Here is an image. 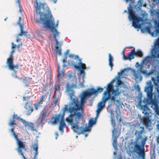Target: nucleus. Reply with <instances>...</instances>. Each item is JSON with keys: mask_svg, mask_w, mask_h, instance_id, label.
Masks as SVG:
<instances>
[{"mask_svg": "<svg viewBox=\"0 0 159 159\" xmlns=\"http://www.w3.org/2000/svg\"><path fill=\"white\" fill-rule=\"evenodd\" d=\"M159 139V135L157 137V143H159V140H158Z\"/></svg>", "mask_w": 159, "mask_h": 159, "instance_id": "62", "label": "nucleus"}, {"mask_svg": "<svg viewBox=\"0 0 159 159\" xmlns=\"http://www.w3.org/2000/svg\"><path fill=\"white\" fill-rule=\"evenodd\" d=\"M128 13H129V19L130 20H132V26L135 29H140L142 32H144L146 31L149 33L151 34L152 36H153L155 34L154 33V32H152L151 30V27L149 26L145 27V28H141V23L139 24L140 21H143V17L140 16H136L135 15V12L133 10L132 7L130 4L129 7H128Z\"/></svg>", "mask_w": 159, "mask_h": 159, "instance_id": "4", "label": "nucleus"}, {"mask_svg": "<svg viewBox=\"0 0 159 159\" xmlns=\"http://www.w3.org/2000/svg\"><path fill=\"white\" fill-rule=\"evenodd\" d=\"M89 101H90V103L89 104V105L90 106H92V102H93L92 100L90 99L89 100Z\"/></svg>", "mask_w": 159, "mask_h": 159, "instance_id": "60", "label": "nucleus"}, {"mask_svg": "<svg viewBox=\"0 0 159 159\" xmlns=\"http://www.w3.org/2000/svg\"><path fill=\"white\" fill-rule=\"evenodd\" d=\"M152 108L154 110L155 112L156 113L159 115V107H158V105L154 106V107Z\"/></svg>", "mask_w": 159, "mask_h": 159, "instance_id": "42", "label": "nucleus"}, {"mask_svg": "<svg viewBox=\"0 0 159 159\" xmlns=\"http://www.w3.org/2000/svg\"><path fill=\"white\" fill-rule=\"evenodd\" d=\"M73 72H70L68 75L69 79H71L72 80L71 81L73 82L72 83L71 85H70L68 83H67L66 85V92L67 93V95H68L69 93L67 90V88L68 87L70 88V89L74 91V95H75V91L73 89V88H75L77 87V79L76 76H73Z\"/></svg>", "mask_w": 159, "mask_h": 159, "instance_id": "14", "label": "nucleus"}, {"mask_svg": "<svg viewBox=\"0 0 159 159\" xmlns=\"http://www.w3.org/2000/svg\"><path fill=\"white\" fill-rule=\"evenodd\" d=\"M69 56L71 58H74V60L76 61V62L75 61H73L71 64L68 62V64L71 65L76 70H79V72L78 73V75L79 79L80 86L81 88H83L84 87V84L86 74L84 71L85 70L88 69V68L86 67L85 64L81 62V60L80 58H79L78 56L71 54H69Z\"/></svg>", "mask_w": 159, "mask_h": 159, "instance_id": "3", "label": "nucleus"}, {"mask_svg": "<svg viewBox=\"0 0 159 159\" xmlns=\"http://www.w3.org/2000/svg\"><path fill=\"white\" fill-rule=\"evenodd\" d=\"M44 120V119H42V118L40 116L38 119L37 122L38 125H41L42 126L43 124H44V123L43 122V121Z\"/></svg>", "mask_w": 159, "mask_h": 159, "instance_id": "38", "label": "nucleus"}, {"mask_svg": "<svg viewBox=\"0 0 159 159\" xmlns=\"http://www.w3.org/2000/svg\"><path fill=\"white\" fill-rule=\"evenodd\" d=\"M49 112L46 110H43L41 112L40 116L44 120L46 118L48 117Z\"/></svg>", "mask_w": 159, "mask_h": 159, "instance_id": "27", "label": "nucleus"}, {"mask_svg": "<svg viewBox=\"0 0 159 159\" xmlns=\"http://www.w3.org/2000/svg\"><path fill=\"white\" fill-rule=\"evenodd\" d=\"M151 57L153 58H156L159 57V50H151Z\"/></svg>", "mask_w": 159, "mask_h": 159, "instance_id": "30", "label": "nucleus"}, {"mask_svg": "<svg viewBox=\"0 0 159 159\" xmlns=\"http://www.w3.org/2000/svg\"><path fill=\"white\" fill-rule=\"evenodd\" d=\"M22 45L21 43H20L16 45L14 44L13 43H11V48L12 49H14L16 48L19 49L20 47Z\"/></svg>", "mask_w": 159, "mask_h": 159, "instance_id": "40", "label": "nucleus"}, {"mask_svg": "<svg viewBox=\"0 0 159 159\" xmlns=\"http://www.w3.org/2000/svg\"><path fill=\"white\" fill-rule=\"evenodd\" d=\"M109 58H108V65L111 68V70L112 69V68L113 66V58L110 53H109Z\"/></svg>", "mask_w": 159, "mask_h": 159, "instance_id": "29", "label": "nucleus"}, {"mask_svg": "<svg viewBox=\"0 0 159 159\" xmlns=\"http://www.w3.org/2000/svg\"><path fill=\"white\" fill-rule=\"evenodd\" d=\"M139 63L138 62H137L136 63V66L137 67H138V66H139Z\"/></svg>", "mask_w": 159, "mask_h": 159, "instance_id": "63", "label": "nucleus"}, {"mask_svg": "<svg viewBox=\"0 0 159 159\" xmlns=\"http://www.w3.org/2000/svg\"><path fill=\"white\" fill-rule=\"evenodd\" d=\"M96 122V120H89L88 123L89 126H87L89 128V129H88V131L90 130L91 129V128L92 127V126Z\"/></svg>", "mask_w": 159, "mask_h": 159, "instance_id": "37", "label": "nucleus"}, {"mask_svg": "<svg viewBox=\"0 0 159 159\" xmlns=\"http://www.w3.org/2000/svg\"><path fill=\"white\" fill-rule=\"evenodd\" d=\"M67 90L69 93L68 95L70 98L71 102L69 105V112L70 114L66 118V121H68L70 119L71 121L79 122L83 116V112L82 111H78L82 108L86 100L84 101L82 100L81 96L80 102L74 95V91L68 87Z\"/></svg>", "mask_w": 159, "mask_h": 159, "instance_id": "1", "label": "nucleus"}, {"mask_svg": "<svg viewBox=\"0 0 159 159\" xmlns=\"http://www.w3.org/2000/svg\"><path fill=\"white\" fill-rule=\"evenodd\" d=\"M66 122L71 126V128L74 132L77 133L78 135H80L82 134H84L88 130L89 128L87 126L83 128L82 126H80L79 125V122H76L75 121H71L70 119Z\"/></svg>", "mask_w": 159, "mask_h": 159, "instance_id": "8", "label": "nucleus"}, {"mask_svg": "<svg viewBox=\"0 0 159 159\" xmlns=\"http://www.w3.org/2000/svg\"><path fill=\"white\" fill-rule=\"evenodd\" d=\"M112 84V82H111L107 84V86L104 87L106 88V90L103 93L101 101L98 105L97 109L96 110L97 117L98 116L100 111L104 106L106 102L108 99H109L108 106V108L111 107L112 104L116 105L117 107L120 105V101L117 98L120 92L117 89L116 90L114 89Z\"/></svg>", "mask_w": 159, "mask_h": 159, "instance_id": "2", "label": "nucleus"}, {"mask_svg": "<svg viewBox=\"0 0 159 159\" xmlns=\"http://www.w3.org/2000/svg\"><path fill=\"white\" fill-rule=\"evenodd\" d=\"M135 55L139 57H142L143 54L141 50H137L136 51H135V50H131V52L128 55V58L129 60L134 58V56Z\"/></svg>", "mask_w": 159, "mask_h": 159, "instance_id": "19", "label": "nucleus"}, {"mask_svg": "<svg viewBox=\"0 0 159 159\" xmlns=\"http://www.w3.org/2000/svg\"><path fill=\"white\" fill-rule=\"evenodd\" d=\"M25 108L26 110V114L28 116L33 111V108L32 105L30 103L27 102L25 103Z\"/></svg>", "mask_w": 159, "mask_h": 159, "instance_id": "25", "label": "nucleus"}, {"mask_svg": "<svg viewBox=\"0 0 159 159\" xmlns=\"http://www.w3.org/2000/svg\"><path fill=\"white\" fill-rule=\"evenodd\" d=\"M129 69L128 68H124L123 70H122L120 72H118L117 76L120 77H122V76L125 75V71H127L129 70Z\"/></svg>", "mask_w": 159, "mask_h": 159, "instance_id": "35", "label": "nucleus"}, {"mask_svg": "<svg viewBox=\"0 0 159 159\" xmlns=\"http://www.w3.org/2000/svg\"><path fill=\"white\" fill-rule=\"evenodd\" d=\"M36 6L35 7L36 8V12H38L40 16V20L36 19L35 20V22L38 24H39L41 23V18L44 17L45 16L44 15L45 14H48L46 13H43L41 11V8L44 9V4L42 3H39L38 2L36 1Z\"/></svg>", "mask_w": 159, "mask_h": 159, "instance_id": "13", "label": "nucleus"}, {"mask_svg": "<svg viewBox=\"0 0 159 159\" xmlns=\"http://www.w3.org/2000/svg\"><path fill=\"white\" fill-rule=\"evenodd\" d=\"M126 48L129 49H132V50H135L134 48L132 46L127 47L125 48L124 50H125V49Z\"/></svg>", "mask_w": 159, "mask_h": 159, "instance_id": "53", "label": "nucleus"}, {"mask_svg": "<svg viewBox=\"0 0 159 159\" xmlns=\"http://www.w3.org/2000/svg\"><path fill=\"white\" fill-rule=\"evenodd\" d=\"M157 128L159 130V124H158L156 125Z\"/></svg>", "mask_w": 159, "mask_h": 159, "instance_id": "64", "label": "nucleus"}, {"mask_svg": "<svg viewBox=\"0 0 159 159\" xmlns=\"http://www.w3.org/2000/svg\"><path fill=\"white\" fill-rule=\"evenodd\" d=\"M69 107H68V105H65L64 108L62 110V114H61V120H62V119L63 120H64V117L65 116V112L66 111H67L68 112H69Z\"/></svg>", "mask_w": 159, "mask_h": 159, "instance_id": "32", "label": "nucleus"}, {"mask_svg": "<svg viewBox=\"0 0 159 159\" xmlns=\"http://www.w3.org/2000/svg\"><path fill=\"white\" fill-rule=\"evenodd\" d=\"M69 50H67L65 53L64 58L62 60V61L64 62H67L66 58L67 55L69 54Z\"/></svg>", "mask_w": 159, "mask_h": 159, "instance_id": "41", "label": "nucleus"}, {"mask_svg": "<svg viewBox=\"0 0 159 159\" xmlns=\"http://www.w3.org/2000/svg\"><path fill=\"white\" fill-rule=\"evenodd\" d=\"M61 113L59 114V115H56L55 117L54 118V120L52 122V123L53 124H55L59 122L60 120H61Z\"/></svg>", "mask_w": 159, "mask_h": 159, "instance_id": "36", "label": "nucleus"}, {"mask_svg": "<svg viewBox=\"0 0 159 159\" xmlns=\"http://www.w3.org/2000/svg\"><path fill=\"white\" fill-rule=\"evenodd\" d=\"M109 112L110 113L111 115L113 114L112 110L111 109L109 110Z\"/></svg>", "mask_w": 159, "mask_h": 159, "instance_id": "61", "label": "nucleus"}, {"mask_svg": "<svg viewBox=\"0 0 159 159\" xmlns=\"http://www.w3.org/2000/svg\"><path fill=\"white\" fill-rule=\"evenodd\" d=\"M31 147L34 151V157L33 159H37V155L38 154V145L37 142L35 143L32 145Z\"/></svg>", "mask_w": 159, "mask_h": 159, "instance_id": "26", "label": "nucleus"}, {"mask_svg": "<svg viewBox=\"0 0 159 159\" xmlns=\"http://www.w3.org/2000/svg\"><path fill=\"white\" fill-rule=\"evenodd\" d=\"M53 98H54V100L53 101V103L55 105H56L57 103V102L59 98L58 97H53Z\"/></svg>", "mask_w": 159, "mask_h": 159, "instance_id": "47", "label": "nucleus"}, {"mask_svg": "<svg viewBox=\"0 0 159 159\" xmlns=\"http://www.w3.org/2000/svg\"><path fill=\"white\" fill-rule=\"evenodd\" d=\"M156 12L154 10H151V11H150L151 15L152 16H154L155 15Z\"/></svg>", "mask_w": 159, "mask_h": 159, "instance_id": "48", "label": "nucleus"}, {"mask_svg": "<svg viewBox=\"0 0 159 159\" xmlns=\"http://www.w3.org/2000/svg\"><path fill=\"white\" fill-rule=\"evenodd\" d=\"M144 64L146 65V63H143V61H142L141 63L139 65L140 68L137 70L138 72H140L142 73L144 75L148 77L151 74H152V73L155 72L156 71L155 69V66H152L150 69V70L149 72H148L146 70H143V65Z\"/></svg>", "mask_w": 159, "mask_h": 159, "instance_id": "15", "label": "nucleus"}, {"mask_svg": "<svg viewBox=\"0 0 159 159\" xmlns=\"http://www.w3.org/2000/svg\"><path fill=\"white\" fill-rule=\"evenodd\" d=\"M15 50H12L10 53L9 58L7 59V64L8 66V68L10 70L13 71L11 74L12 76H14L17 78L16 75L17 70L18 69V65L17 64L16 65H14L13 64V56L12 53Z\"/></svg>", "mask_w": 159, "mask_h": 159, "instance_id": "9", "label": "nucleus"}, {"mask_svg": "<svg viewBox=\"0 0 159 159\" xmlns=\"http://www.w3.org/2000/svg\"><path fill=\"white\" fill-rule=\"evenodd\" d=\"M111 123L112 124L113 127H114V125H115V122L114 120L112 118L111 119Z\"/></svg>", "mask_w": 159, "mask_h": 159, "instance_id": "51", "label": "nucleus"}, {"mask_svg": "<svg viewBox=\"0 0 159 159\" xmlns=\"http://www.w3.org/2000/svg\"><path fill=\"white\" fill-rule=\"evenodd\" d=\"M60 90V84H56L54 86V91L53 97L59 98L60 97L61 95Z\"/></svg>", "mask_w": 159, "mask_h": 159, "instance_id": "22", "label": "nucleus"}, {"mask_svg": "<svg viewBox=\"0 0 159 159\" xmlns=\"http://www.w3.org/2000/svg\"><path fill=\"white\" fill-rule=\"evenodd\" d=\"M112 138L113 139V142L112 145L115 149H116L117 148V140L120 135V133L118 131L117 128H114L112 131Z\"/></svg>", "mask_w": 159, "mask_h": 159, "instance_id": "16", "label": "nucleus"}, {"mask_svg": "<svg viewBox=\"0 0 159 159\" xmlns=\"http://www.w3.org/2000/svg\"><path fill=\"white\" fill-rule=\"evenodd\" d=\"M20 120L23 124L25 126L28 127L31 130L36 131V129L34 127V124L32 123L27 121L22 118H20Z\"/></svg>", "mask_w": 159, "mask_h": 159, "instance_id": "21", "label": "nucleus"}, {"mask_svg": "<svg viewBox=\"0 0 159 159\" xmlns=\"http://www.w3.org/2000/svg\"><path fill=\"white\" fill-rule=\"evenodd\" d=\"M157 91L158 94V97H159V87L157 88Z\"/></svg>", "mask_w": 159, "mask_h": 159, "instance_id": "58", "label": "nucleus"}, {"mask_svg": "<svg viewBox=\"0 0 159 159\" xmlns=\"http://www.w3.org/2000/svg\"><path fill=\"white\" fill-rule=\"evenodd\" d=\"M143 113L145 116L147 120L146 123L145 124V127L146 128H148L151 126V122L150 117L151 116L150 115V112L145 110H142Z\"/></svg>", "mask_w": 159, "mask_h": 159, "instance_id": "17", "label": "nucleus"}, {"mask_svg": "<svg viewBox=\"0 0 159 159\" xmlns=\"http://www.w3.org/2000/svg\"><path fill=\"white\" fill-rule=\"evenodd\" d=\"M135 89L136 90H137L138 91H139V92L140 91V88L139 85H136L135 87Z\"/></svg>", "mask_w": 159, "mask_h": 159, "instance_id": "49", "label": "nucleus"}, {"mask_svg": "<svg viewBox=\"0 0 159 159\" xmlns=\"http://www.w3.org/2000/svg\"><path fill=\"white\" fill-rule=\"evenodd\" d=\"M13 118H16L17 119H19L20 120V119L21 118H20V117H18L17 114L15 115L14 114L13 115Z\"/></svg>", "mask_w": 159, "mask_h": 159, "instance_id": "52", "label": "nucleus"}, {"mask_svg": "<svg viewBox=\"0 0 159 159\" xmlns=\"http://www.w3.org/2000/svg\"><path fill=\"white\" fill-rule=\"evenodd\" d=\"M138 4L139 5V7H142V3L141 0H139L138 2Z\"/></svg>", "mask_w": 159, "mask_h": 159, "instance_id": "50", "label": "nucleus"}, {"mask_svg": "<svg viewBox=\"0 0 159 159\" xmlns=\"http://www.w3.org/2000/svg\"><path fill=\"white\" fill-rule=\"evenodd\" d=\"M151 60V57L150 56H147L143 59L142 61L143 63H146L147 65L148 63H149Z\"/></svg>", "mask_w": 159, "mask_h": 159, "instance_id": "39", "label": "nucleus"}, {"mask_svg": "<svg viewBox=\"0 0 159 159\" xmlns=\"http://www.w3.org/2000/svg\"><path fill=\"white\" fill-rule=\"evenodd\" d=\"M147 84L148 85L145 87L144 89V91L147 93V98H144L143 101V102L146 101V102L143 106L141 105V109L142 110L150 112V110L148 107L147 105L151 104V107L153 108V106L158 105V100L155 98L153 100L152 93L153 86L151 84V81H149L148 82H147Z\"/></svg>", "mask_w": 159, "mask_h": 159, "instance_id": "5", "label": "nucleus"}, {"mask_svg": "<svg viewBox=\"0 0 159 159\" xmlns=\"http://www.w3.org/2000/svg\"><path fill=\"white\" fill-rule=\"evenodd\" d=\"M55 135L56 136L55 139H57V137H58V133L57 132H56L55 133Z\"/></svg>", "mask_w": 159, "mask_h": 159, "instance_id": "59", "label": "nucleus"}, {"mask_svg": "<svg viewBox=\"0 0 159 159\" xmlns=\"http://www.w3.org/2000/svg\"><path fill=\"white\" fill-rule=\"evenodd\" d=\"M45 16H44V17L43 18H41V22L43 23V25L44 26V27L46 28H47L48 29H50V31H51V28H49L48 27L46 26V22L47 21H49V22L50 23V24H51L52 25V23H53V26L54 27V28L55 29H57L56 27H57V25H58V23H57L56 24H55V21L53 19V18L52 17V15H48V14H45L44 15Z\"/></svg>", "mask_w": 159, "mask_h": 159, "instance_id": "12", "label": "nucleus"}, {"mask_svg": "<svg viewBox=\"0 0 159 159\" xmlns=\"http://www.w3.org/2000/svg\"><path fill=\"white\" fill-rule=\"evenodd\" d=\"M103 89V88L99 87L97 89H95L93 88L89 89L82 93L81 96L82 97V100L84 101L90 96L94 94L97 95L98 93H101Z\"/></svg>", "mask_w": 159, "mask_h": 159, "instance_id": "10", "label": "nucleus"}, {"mask_svg": "<svg viewBox=\"0 0 159 159\" xmlns=\"http://www.w3.org/2000/svg\"><path fill=\"white\" fill-rule=\"evenodd\" d=\"M66 124L65 123L64 120H61L60 122L59 126V130L62 133L63 132V129L65 126Z\"/></svg>", "mask_w": 159, "mask_h": 159, "instance_id": "31", "label": "nucleus"}, {"mask_svg": "<svg viewBox=\"0 0 159 159\" xmlns=\"http://www.w3.org/2000/svg\"><path fill=\"white\" fill-rule=\"evenodd\" d=\"M46 98V97L45 95H42V96H41V98H40V101L39 102H41L45 101Z\"/></svg>", "mask_w": 159, "mask_h": 159, "instance_id": "45", "label": "nucleus"}, {"mask_svg": "<svg viewBox=\"0 0 159 159\" xmlns=\"http://www.w3.org/2000/svg\"><path fill=\"white\" fill-rule=\"evenodd\" d=\"M59 67L58 66L57 68V78L58 79V81H59L64 76V72L63 71H60L59 70Z\"/></svg>", "mask_w": 159, "mask_h": 159, "instance_id": "28", "label": "nucleus"}, {"mask_svg": "<svg viewBox=\"0 0 159 159\" xmlns=\"http://www.w3.org/2000/svg\"><path fill=\"white\" fill-rule=\"evenodd\" d=\"M9 125L10 126H12V128L10 130V131L12 133L16 141L18 147L16 149V150L17 151L18 153L22 156L23 159H26L24 156L23 152V151L24 152H26L27 150L25 148V142L22 141L17 138L18 134L15 133L14 131V128L13 127L14 125H16L17 124L14 120H11L9 123Z\"/></svg>", "mask_w": 159, "mask_h": 159, "instance_id": "6", "label": "nucleus"}, {"mask_svg": "<svg viewBox=\"0 0 159 159\" xmlns=\"http://www.w3.org/2000/svg\"><path fill=\"white\" fill-rule=\"evenodd\" d=\"M18 35V34L17 35V39H16V41L17 42H19L20 41V39L19 37H18V36H19V35Z\"/></svg>", "mask_w": 159, "mask_h": 159, "instance_id": "57", "label": "nucleus"}, {"mask_svg": "<svg viewBox=\"0 0 159 159\" xmlns=\"http://www.w3.org/2000/svg\"><path fill=\"white\" fill-rule=\"evenodd\" d=\"M120 77L118 76H116L111 82H112V85L113 87V89L115 90L117 89H119L117 87L120 84L121 81L120 80ZM119 90V89H118Z\"/></svg>", "mask_w": 159, "mask_h": 159, "instance_id": "20", "label": "nucleus"}, {"mask_svg": "<svg viewBox=\"0 0 159 159\" xmlns=\"http://www.w3.org/2000/svg\"><path fill=\"white\" fill-rule=\"evenodd\" d=\"M151 50H159V37L155 41L153 48Z\"/></svg>", "mask_w": 159, "mask_h": 159, "instance_id": "33", "label": "nucleus"}, {"mask_svg": "<svg viewBox=\"0 0 159 159\" xmlns=\"http://www.w3.org/2000/svg\"><path fill=\"white\" fill-rule=\"evenodd\" d=\"M124 50H123V52H122L123 54V56H124V58L125 59H129V58H128V57H127L126 56H125L124 54Z\"/></svg>", "mask_w": 159, "mask_h": 159, "instance_id": "55", "label": "nucleus"}, {"mask_svg": "<svg viewBox=\"0 0 159 159\" xmlns=\"http://www.w3.org/2000/svg\"><path fill=\"white\" fill-rule=\"evenodd\" d=\"M135 127L137 128V130L135 131L134 134L137 137V139L138 140L142 138L141 134L144 132V128L139 125H137Z\"/></svg>", "mask_w": 159, "mask_h": 159, "instance_id": "18", "label": "nucleus"}, {"mask_svg": "<svg viewBox=\"0 0 159 159\" xmlns=\"http://www.w3.org/2000/svg\"><path fill=\"white\" fill-rule=\"evenodd\" d=\"M155 35H157L159 33V19L158 20L157 22H155Z\"/></svg>", "mask_w": 159, "mask_h": 159, "instance_id": "34", "label": "nucleus"}, {"mask_svg": "<svg viewBox=\"0 0 159 159\" xmlns=\"http://www.w3.org/2000/svg\"><path fill=\"white\" fill-rule=\"evenodd\" d=\"M45 23L46 27L49 28H51V32L53 34V38L54 41L56 43L55 44V48H56V50H61V47L62 43H61L58 41L57 40V38H59L60 37V33L58 31L57 29H55L53 26V23H52V25L50 24L49 21L46 22Z\"/></svg>", "mask_w": 159, "mask_h": 159, "instance_id": "7", "label": "nucleus"}, {"mask_svg": "<svg viewBox=\"0 0 159 159\" xmlns=\"http://www.w3.org/2000/svg\"><path fill=\"white\" fill-rule=\"evenodd\" d=\"M132 71L134 73L133 75L135 79H138L139 75L136 72V70H135L133 69Z\"/></svg>", "mask_w": 159, "mask_h": 159, "instance_id": "43", "label": "nucleus"}, {"mask_svg": "<svg viewBox=\"0 0 159 159\" xmlns=\"http://www.w3.org/2000/svg\"><path fill=\"white\" fill-rule=\"evenodd\" d=\"M56 52L59 55H61V50H55Z\"/></svg>", "mask_w": 159, "mask_h": 159, "instance_id": "56", "label": "nucleus"}, {"mask_svg": "<svg viewBox=\"0 0 159 159\" xmlns=\"http://www.w3.org/2000/svg\"><path fill=\"white\" fill-rule=\"evenodd\" d=\"M21 21V18L20 17H19V20L17 22V24L19 25V27L20 29V33L18 34V35H24V36H27V32L26 31H23V24H20Z\"/></svg>", "mask_w": 159, "mask_h": 159, "instance_id": "24", "label": "nucleus"}, {"mask_svg": "<svg viewBox=\"0 0 159 159\" xmlns=\"http://www.w3.org/2000/svg\"><path fill=\"white\" fill-rule=\"evenodd\" d=\"M39 102L38 104H34V108L35 109H38L39 104Z\"/></svg>", "mask_w": 159, "mask_h": 159, "instance_id": "54", "label": "nucleus"}, {"mask_svg": "<svg viewBox=\"0 0 159 159\" xmlns=\"http://www.w3.org/2000/svg\"><path fill=\"white\" fill-rule=\"evenodd\" d=\"M155 69L156 70L155 72L152 74H154L155 77H152V80L155 84L157 86V84H159V71L157 70L156 66L155 67Z\"/></svg>", "mask_w": 159, "mask_h": 159, "instance_id": "23", "label": "nucleus"}, {"mask_svg": "<svg viewBox=\"0 0 159 159\" xmlns=\"http://www.w3.org/2000/svg\"><path fill=\"white\" fill-rule=\"evenodd\" d=\"M138 98H139V105L140 106H141V98L142 96V93L141 92H139V94H138Z\"/></svg>", "mask_w": 159, "mask_h": 159, "instance_id": "44", "label": "nucleus"}, {"mask_svg": "<svg viewBox=\"0 0 159 159\" xmlns=\"http://www.w3.org/2000/svg\"><path fill=\"white\" fill-rule=\"evenodd\" d=\"M13 77L14 78L18 79L20 80V81H21L22 80L23 82H25L27 81V80L26 79V77H25L20 78H18L17 76V78L15 77L14 76H13Z\"/></svg>", "mask_w": 159, "mask_h": 159, "instance_id": "46", "label": "nucleus"}, {"mask_svg": "<svg viewBox=\"0 0 159 159\" xmlns=\"http://www.w3.org/2000/svg\"><path fill=\"white\" fill-rule=\"evenodd\" d=\"M147 137H145L142 141L140 145L137 144L135 142L134 151L138 154L139 156H142L143 157L144 156V145L145 144Z\"/></svg>", "mask_w": 159, "mask_h": 159, "instance_id": "11", "label": "nucleus"}]
</instances>
